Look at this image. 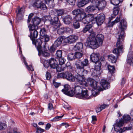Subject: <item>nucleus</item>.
<instances>
[{
  "label": "nucleus",
  "mask_w": 133,
  "mask_h": 133,
  "mask_svg": "<svg viewBox=\"0 0 133 133\" xmlns=\"http://www.w3.org/2000/svg\"><path fill=\"white\" fill-rule=\"evenodd\" d=\"M43 38L44 39V41L45 42H47L49 41V40L50 38L48 35H45L44 36H43Z\"/></svg>",
  "instance_id": "63"
},
{
  "label": "nucleus",
  "mask_w": 133,
  "mask_h": 133,
  "mask_svg": "<svg viewBox=\"0 0 133 133\" xmlns=\"http://www.w3.org/2000/svg\"><path fill=\"white\" fill-rule=\"evenodd\" d=\"M6 127V125L5 123H0V130H4Z\"/></svg>",
  "instance_id": "51"
},
{
  "label": "nucleus",
  "mask_w": 133,
  "mask_h": 133,
  "mask_svg": "<svg viewBox=\"0 0 133 133\" xmlns=\"http://www.w3.org/2000/svg\"><path fill=\"white\" fill-rule=\"evenodd\" d=\"M59 58V62L60 64L62 65L65 62L66 60L64 58L61 57Z\"/></svg>",
  "instance_id": "50"
},
{
  "label": "nucleus",
  "mask_w": 133,
  "mask_h": 133,
  "mask_svg": "<svg viewBox=\"0 0 133 133\" xmlns=\"http://www.w3.org/2000/svg\"><path fill=\"white\" fill-rule=\"evenodd\" d=\"M108 69L109 72L111 74H113L114 73L115 69L114 66L109 65L108 66Z\"/></svg>",
  "instance_id": "39"
},
{
  "label": "nucleus",
  "mask_w": 133,
  "mask_h": 133,
  "mask_svg": "<svg viewBox=\"0 0 133 133\" xmlns=\"http://www.w3.org/2000/svg\"><path fill=\"white\" fill-rule=\"evenodd\" d=\"M70 86L68 85H65L64 86V89L62 90V91L64 94L66 95L70 90Z\"/></svg>",
  "instance_id": "31"
},
{
  "label": "nucleus",
  "mask_w": 133,
  "mask_h": 133,
  "mask_svg": "<svg viewBox=\"0 0 133 133\" xmlns=\"http://www.w3.org/2000/svg\"><path fill=\"white\" fill-rule=\"evenodd\" d=\"M83 90L81 86L78 85V84H75L74 90L76 95V97L77 95L81 94Z\"/></svg>",
  "instance_id": "18"
},
{
  "label": "nucleus",
  "mask_w": 133,
  "mask_h": 133,
  "mask_svg": "<svg viewBox=\"0 0 133 133\" xmlns=\"http://www.w3.org/2000/svg\"><path fill=\"white\" fill-rule=\"evenodd\" d=\"M40 33L41 38H43V36H44L46 34V31L44 28L41 29L40 31Z\"/></svg>",
  "instance_id": "36"
},
{
  "label": "nucleus",
  "mask_w": 133,
  "mask_h": 133,
  "mask_svg": "<svg viewBox=\"0 0 133 133\" xmlns=\"http://www.w3.org/2000/svg\"><path fill=\"white\" fill-rule=\"evenodd\" d=\"M87 83L90 85L91 87L95 89L98 90L99 91H103L101 87L97 86V83L92 78H88L87 79Z\"/></svg>",
  "instance_id": "10"
},
{
  "label": "nucleus",
  "mask_w": 133,
  "mask_h": 133,
  "mask_svg": "<svg viewBox=\"0 0 133 133\" xmlns=\"http://www.w3.org/2000/svg\"><path fill=\"white\" fill-rule=\"evenodd\" d=\"M119 11V8L118 7V6L117 7L116 6V7H114V8L113 10V14L111 16H113L114 15V16H116L117 15ZM114 16V17H115Z\"/></svg>",
  "instance_id": "38"
},
{
  "label": "nucleus",
  "mask_w": 133,
  "mask_h": 133,
  "mask_svg": "<svg viewBox=\"0 0 133 133\" xmlns=\"http://www.w3.org/2000/svg\"><path fill=\"white\" fill-rule=\"evenodd\" d=\"M127 23L126 21L124 19L121 20L119 28L120 29L116 35V37L117 40L116 43V48L113 51L114 53L116 54L117 57L119 54L122 52L124 46L122 42L124 40L125 36L124 30L126 29Z\"/></svg>",
  "instance_id": "1"
},
{
  "label": "nucleus",
  "mask_w": 133,
  "mask_h": 133,
  "mask_svg": "<svg viewBox=\"0 0 133 133\" xmlns=\"http://www.w3.org/2000/svg\"><path fill=\"white\" fill-rule=\"evenodd\" d=\"M62 51L61 50H57L56 53V57L58 58L62 57Z\"/></svg>",
  "instance_id": "44"
},
{
  "label": "nucleus",
  "mask_w": 133,
  "mask_h": 133,
  "mask_svg": "<svg viewBox=\"0 0 133 133\" xmlns=\"http://www.w3.org/2000/svg\"><path fill=\"white\" fill-rule=\"evenodd\" d=\"M85 16L87 17L89 23H91V24L95 23V17H94V15L93 14H89L87 15L85 14Z\"/></svg>",
  "instance_id": "23"
},
{
  "label": "nucleus",
  "mask_w": 133,
  "mask_h": 133,
  "mask_svg": "<svg viewBox=\"0 0 133 133\" xmlns=\"http://www.w3.org/2000/svg\"><path fill=\"white\" fill-rule=\"evenodd\" d=\"M63 20L65 24L69 25L72 22V17L71 16L68 15L63 18Z\"/></svg>",
  "instance_id": "20"
},
{
  "label": "nucleus",
  "mask_w": 133,
  "mask_h": 133,
  "mask_svg": "<svg viewBox=\"0 0 133 133\" xmlns=\"http://www.w3.org/2000/svg\"><path fill=\"white\" fill-rule=\"evenodd\" d=\"M63 115L61 116H57L55 117L51 121L52 122H56L60 120L63 117Z\"/></svg>",
  "instance_id": "46"
},
{
  "label": "nucleus",
  "mask_w": 133,
  "mask_h": 133,
  "mask_svg": "<svg viewBox=\"0 0 133 133\" xmlns=\"http://www.w3.org/2000/svg\"><path fill=\"white\" fill-rule=\"evenodd\" d=\"M38 32L37 30L32 31L30 32V37L32 41L35 39L37 37Z\"/></svg>",
  "instance_id": "24"
},
{
  "label": "nucleus",
  "mask_w": 133,
  "mask_h": 133,
  "mask_svg": "<svg viewBox=\"0 0 133 133\" xmlns=\"http://www.w3.org/2000/svg\"><path fill=\"white\" fill-rule=\"evenodd\" d=\"M102 87L104 89H106L110 88V85L109 84L108 82Z\"/></svg>",
  "instance_id": "59"
},
{
  "label": "nucleus",
  "mask_w": 133,
  "mask_h": 133,
  "mask_svg": "<svg viewBox=\"0 0 133 133\" xmlns=\"http://www.w3.org/2000/svg\"><path fill=\"white\" fill-rule=\"evenodd\" d=\"M38 52L41 53V55L45 57H48L50 55L49 53L45 51H43L42 50V49H41V51H38Z\"/></svg>",
  "instance_id": "41"
},
{
  "label": "nucleus",
  "mask_w": 133,
  "mask_h": 133,
  "mask_svg": "<svg viewBox=\"0 0 133 133\" xmlns=\"http://www.w3.org/2000/svg\"><path fill=\"white\" fill-rule=\"evenodd\" d=\"M23 62L24 64L25 65L26 68L29 71L30 70L31 71H34V68H33L32 66L31 65H30L29 66L27 65V63L25 60V58L23 57Z\"/></svg>",
  "instance_id": "34"
},
{
  "label": "nucleus",
  "mask_w": 133,
  "mask_h": 133,
  "mask_svg": "<svg viewBox=\"0 0 133 133\" xmlns=\"http://www.w3.org/2000/svg\"><path fill=\"white\" fill-rule=\"evenodd\" d=\"M120 16L119 17H117L114 21L112 22H111V18H113L114 17L111 16V17H109V20L108 22V26L109 27H112L114 25L119 22L120 19Z\"/></svg>",
  "instance_id": "17"
},
{
  "label": "nucleus",
  "mask_w": 133,
  "mask_h": 133,
  "mask_svg": "<svg viewBox=\"0 0 133 133\" xmlns=\"http://www.w3.org/2000/svg\"><path fill=\"white\" fill-rule=\"evenodd\" d=\"M70 62H68L66 64V68L69 71H71L72 69V67L70 66Z\"/></svg>",
  "instance_id": "58"
},
{
  "label": "nucleus",
  "mask_w": 133,
  "mask_h": 133,
  "mask_svg": "<svg viewBox=\"0 0 133 133\" xmlns=\"http://www.w3.org/2000/svg\"><path fill=\"white\" fill-rule=\"evenodd\" d=\"M53 85L56 88H58L61 85V83H57L53 81Z\"/></svg>",
  "instance_id": "61"
},
{
  "label": "nucleus",
  "mask_w": 133,
  "mask_h": 133,
  "mask_svg": "<svg viewBox=\"0 0 133 133\" xmlns=\"http://www.w3.org/2000/svg\"><path fill=\"white\" fill-rule=\"evenodd\" d=\"M99 0H88V3L90 2L95 6L96 5V4H97V3L99 2Z\"/></svg>",
  "instance_id": "55"
},
{
  "label": "nucleus",
  "mask_w": 133,
  "mask_h": 133,
  "mask_svg": "<svg viewBox=\"0 0 133 133\" xmlns=\"http://www.w3.org/2000/svg\"><path fill=\"white\" fill-rule=\"evenodd\" d=\"M85 13H83L82 12L78 15L75 17V19L77 21H81L83 18H84L85 16Z\"/></svg>",
  "instance_id": "26"
},
{
  "label": "nucleus",
  "mask_w": 133,
  "mask_h": 133,
  "mask_svg": "<svg viewBox=\"0 0 133 133\" xmlns=\"http://www.w3.org/2000/svg\"><path fill=\"white\" fill-rule=\"evenodd\" d=\"M61 65L58 64L56 66V68H55L56 69L57 71L58 72H60L61 71H64L66 69L65 67H63Z\"/></svg>",
  "instance_id": "32"
},
{
  "label": "nucleus",
  "mask_w": 133,
  "mask_h": 133,
  "mask_svg": "<svg viewBox=\"0 0 133 133\" xmlns=\"http://www.w3.org/2000/svg\"><path fill=\"white\" fill-rule=\"evenodd\" d=\"M28 27L30 32L32 31L37 30L38 29V26L34 24L32 25L30 24L29 25Z\"/></svg>",
  "instance_id": "33"
},
{
  "label": "nucleus",
  "mask_w": 133,
  "mask_h": 133,
  "mask_svg": "<svg viewBox=\"0 0 133 133\" xmlns=\"http://www.w3.org/2000/svg\"><path fill=\"white\" fill-rule=\"evenodd\" d=\"M74 49L75 50H79L82 51L83 49V44L81 42L77 43L74 47Z\"/></svg>",
  "instance_id": "25"
},
{
  "label": "nucleus",
  "mask_w": 133,
  "mask_h": 133,
  "mask_svg": "<svg viewBox=\"0 0 133 133\" xmlns=\"http://www.w3.org/2000/svg\"><path fill=\"white\" fill-rule=\"evenodd\" d=\"M41 21L40 18L37 17H35L32 19V23L34 25L37 26L40 23Z\"/></svg>",
  "instance_id": "27"
},
{
  "label": "nucleus",
  "mask_w": 133,
  "mask_h": 133,
  "mask_svg": "<svg viewBox=\"0 0 133 133\" xmlns=\"http://www.w3.org/2000/svg\"><path fill=\"white\" fill-rule=\"evenodd\" d=\"M57 47H56L55 46H54V45L53 44L50 46V49H49L50 52L52 53L54 52L56 50Z\"/></svg>",
  "instance_id": "45"
},
{
  "label": "nucleus",
  "mask_w": 133,
  "mask_h": 133,
  "mask_svg": "<svg viewBox=\"0 0 133 133\" xmlns=\"http://www.w3.org/2000/svg\"><path fill=\"white\" fill-rule=\"evenodd\" d=\"M127 63L130 65H133V58H127Z\"/></svg>",
  "instance_id": "56"
},
{
  "label": "nucleus",
  "mask_w": 133,
  "mask_h": 133,
  "mask_svg": "<svg viewBox=\"0 0 133 133\" xmlns=\"http://www.w3.org/2000/svg\"><path fill=\"white\" fill-rule=\"evenodd\" d=\"M56 14L58 16H60L64 14V10H63L59 9V10H56Z\"/></svg>",
  "instance_id": "48"
},
{
  "label": "nucleus",
  "mask_w": 133,
  "mask_h": 133,
  "mask_svg": "<svg viewBox=\"0 0 133 133\" xmlns=\"http://www.w3.org/2000/svg\"><path fill=\"white\" fill-rule=\"evenodd\" d=\"M94 5L89 6L86 8L85 9V11L88 12H90L93 11L95 10V6Z\"/></svg>",
  "instance_id": "29"
},
{
  "label": "nucleus",
  "mask_w": 133,
  "mask_h": 133,
  "mask_svg": "<svg viewBox=\"0 0 133 133\" xmlns=\"http://www.w3.org/2000/svg\"><path fill=\"white\" fill-rule=\"evenodd\" d=\"M63 36H60L58 37L57 39L55 41L54 45L56 47H58L61 44L64 38Z\"/></svg>",
  "instance_id": "22"
},
{
  "label": "nucleus",
  "mask_w": 133,
  "mask_h": 133,
  "mask_svg": "<svg viewBox=\"0 0 133 133\" xmlns=\"http://www.w3.org/2000/svg\"><path fill=\"white\" fill-rule=\"evenodd\" d=\"M104 39V36L102 34H98L95 38L93 44L92 49H96L102 45Z\"/></svg>",
  "instance_id": "5"
},
{
  "label": "nucleus",
  "mask_w": 133,
  "mask_h": 133,
  "mask_svg": "<svg viewBox=\"0 0 133 133\" xmlns=\"http://www.w3.org/2000/svg\"><path fill=\"white\" fill-rule=\"evenodd\" d=\"M75 94V93L74 91L73 90H70L66 95L72 96Z\"/></svg>",
  "instance_id": "53"
},
{
  "label": "nucleus",
  "mask_w": 133,
  "mask_h": 133,
  "mask_svg": "<svg viewBox=\"0 0 133 133\" xmlns=\"http://www.w3.org/2000/svg\"><path fill=\"white\" fill-rule=\"evenodd\" d=\"M92 25L91 24L87 25L83 30V32L84 33H85L87 31H88L91 28Z\"/></svg>",
  "instance_id": "37"
},
{
  "label": "nucleus",
  "mask_w": 133,
  "mask_h": 133,
  "mask_svg": "<svg viewBox=\"0 0 133 133\" xmlns=\"http://www.w3.org/2000/svg\"><path fill=\"white\" fill-rule=\"evenodd\" d=\"M73 26L74 28L75 29H78L80 27V24L79 22L77 21L73 23Z\"/></svg>",
  "instance_id": "47"
},
{
  "label": "nucleus",
  "mask_w": 133,
  "mask_h": 133,
  "mask_svg": "<svg viewBox=\"0 0 133 133\" xmlns=\"http://www.w3.org/2000/svg\"><path fill=\"white\" fill-rule=\"evenodd\" d=\"M77 97L80 99H87L90 98L91 95H89L88 90H83L80 94L77 96Z\"/></svg>",
  "instance_id": "11"
},
{
  "label": "nucleus",
  "mask_w": 133,
  "mask_h": 133,
  "mask_svg": "<svg viewBox=\"0 0 133 133\" xmlns=\"http://www.w3.org/2000/svg\"><path fill=\"white\" fill-rule=\"evenodd\" d=\"M78 39V37L76 36L70 35L64 38V42L65 43H72L76 42Z\"/></svg>",
  "instance_id": "13"
},
{
  "label": "nucleus",
  "mask_w": 133,
  "mask_h": 133,
  "mask_svg": "<svg viewBox=\"0 0 133 133\" xmlns=\"http://www.w3.org/2000/svg\"><path fill=\"white\" fill-rule=\"evenodd\" d=\"M106 6V2L105 0H99V2L96 6L97 7L99 10H103Z\"/></svg>",
  "instance_id": "16"
},
{
  "label": "nucleus",
  "mask_w": 133,
  "mask_h": 133,
  "mask_svg": "<svg viewBox=\"0 0 133 133\" xmlns=\"http://www.w3.org/2000/svg\"><path fill=\"white\" fill-rule=\"evenodd\" d=\"M99 55L98 53H92L90 56L91 61L94 63H95L99 61Z\"/></svg>",
  "instance_id": "19"
},
{
  "label": "nucleus",
  "mask_w": 133,
  "mask_h": 133,
  "mask_svg": "<svg viewBox=\"0 0 133 133\" xmlns=\"http://www.w3.org/2000/svg\"><path fill=\"white\" fill-rule=\"evenodd\" d=\"M108 59L109 61L112 63H115L116 61V58L114 55L111 54L108 56Z\"/></svg>",
  "instance_id": "30"
},
{
  "label": "nucleus",
  "mask_w": 133,
  "mask_h": 133,
  "mask_svg": "<svg viewBox=\"0 0 133 133\" xmlns=\"http://www.w3.org/2000/svg\"><path fill=\"white\" fill-rule=\"evenodd\" d=\"M82 12L81 10L79 9H76L73 11L71 12L72 14L75 15V17L78 15Z\"/></svg>",
  "instance_id": "35"
},
{
  "label": "nucleus",
  "mask_w": 133,
  "mask_h": 133,
  "mask_svg": "<svg viewBox=\"0 0 133 133\" xmlns=\"http://www.w3.org/2000/svg\"><path fill=\"white\" fill-rule=\"evenodd\" d=\"M81 21L84 24H88L89 23H90L89 22L86 16H85L84 18H83Z\"/></svg>",
  "instance_id": "54"
},
{
  "label": "nucleus",
  "mask_w": 133,
  "mask_h": 133,
  "mask_svg": "<svg viewBox=\"0 0 133 133\" xmlns=\"http://www.w3.org/2000/svg\"><path fill=\"white\" fill-rule=\"evenodd\" d=\"M105 17L104 14H101L98 15L95 17V23H96L98 26L101 25L104 21Z\"/></svg>",
  "instance_id": "12"
},
{
  "label": "nucleus",
  "mask_w": 133,
  "mask_h": 133,
  "mask_svg": "<svg viewBox=\"0 0 133 133\" xmlns=\"http://www.w3.org/2000/svg\"><path fill=\"white\" fill-rule=\"evenodd\" d=\"M44 131V130L39 127H37L36 132L38 133H41Z\"/></svg>",
  "instance_id": "62"
},
{
  "label": "nucleus",
  "mask_w": 133,
  "mask_h": 133,
  "mask_svg": "<svg viewBox=\"0 0 133 133\" xmlns=\"http://www.w3.org/2000/svg\"><path fill=\"white\" fill-rule=\"evenodd\" d=\"M58 64L57 61L54 58H51L48 61H45L44 64V67L47 68L50 66L51 68L55 69Z\"/></svg>",
  "instance_id": "7"
},
{
  "label": "nucleus",
  "mask_w": 133,
  "mask_h": 133,
  "mask_svg": "<svg viewBox=\"0 0 133 133\" xmlns=\"http://www.w3.org/2000/svg\"><path fill=\"white\" fill-rule=\"evenodd\" d=\"M75 59H79L81 58L83 54L79 52H76L75 54Z\"/></svg>",
  "instance_id": "43"
},
{
  "label": "nucleus",
  "mask_w": 133,
  "mask_h": 133,
  "mask_svg": "<svg viewBox=\"0 0 133 133\" xmlns=\"http://www.w3.org/2000/svg\"><path fill=\"white\" fill-rule=\"evenodd\" d=\"M75 65L76 67V72L84 75L88 74V71L85 69L84 68V67L89 65V61L87 59H84L83 61L79 60L76 61L75 62Z\"/></svg>",
  "instance_id": "3"
},
{
  "label": "nucleus",
  "mask_w": 133,
  "mask_h": 133,
  "mask_svg": "<svg viewBox=\"0 0 133 133\" xmlns=\"http://www.w3.org/2000/svg\"><path fill=\"white\" fill-rule=\"evenodd\" d=\"M68 31L69 33L72 32V30L68 27H63L58 29L57 31V33L59 35H62L66 32Z\"/></svg>",
  "instance_id": "14"
},
{
  "label": "nucleus",
  "mask_w": 133,
  "mask_h": 133,
  "mask_svg": "<svg viewBox=\"0 0 133 133\" xmlns=\"http://www.w3.org/2000/svg\"><path fill=\"white\" fill-rule=\"evenodd\" d=\"M133 58V52L131 51H129L127 55V58Z\"/></svg>",
  "instance_id": "52"
},
{
  "label": "nucleus",
  "mask_w": 133,
  "mask_h": 133,
  "mask_svg": "<svg viewBox=\"0 0 133 133\" xmlns=\"http://www.w3.org/2000/svg\"><path fill=\"white\" fill-rule=\"evenodd\" d=\"M65 78L71 81H74L75 80L74 76L70 72H68V71L65 72Z\"/></svg>",
  "instance_id": "21"
},
{
  "label": "nucleus",
  "mask_w": 133,
  "mask_h": 133,
  "mask_svg": "<svg viewBox=\"0 0 133 133\" xmlns=\"http://www.w3.org/2000/svg\"><path fill=\"white\" fill-rule=\"evenodd\" d=\"M96 35L95 32L93 31H92L90 33L89 37L87 39V41L85 44L87 46L92 48L93 44H94V43L95 37Z\"/></svg>",
  "instance_id": "6"
},
{
  "label": "nucleus",
  "mask_w": 133,
  "mask_h": 133,
  "mask_svg": "<svg viewBox=\"0 0 133 133\" xmlns=\"http://www.w3.org/2000/svg\"><path fill=\"white\" fill-rule=\"evenodd\" d=\"M47 19L46 20L49 21L50 24L53 25V27L55 28V30L57 29L58 27H59V25L57 24L59 21V18L58 16L56 15L54 16L52 15L51 16L48 15L47 17Z\"/></svg>",
  "instance_id": "4"
},
{
  "label": "nucleus",
  "mask_w": 133,
  "mask_h": 133,
  "mask_svg": "<svg viewBox=\"0 0 133 133\" xmlns=\"http://www.w3.org/2000/svg\"><path fill=\"white\" fill-rule=\"evenodd\" d=\"M67 2L70 4L74 5L76 0H66Z\"/></svg>",
  "instance_id": "60"
},
{
  "label": "nucleus",
  "mask_w": 133,
  "mask_h": 133,
  "mask_svg": "<svg viewBox=\"0 0 133 133\" xmlns=\"http://www.w3.org/2000/svg\"><path fill=\"white\" fill-rule=\"evenodd\" d=\"M32 6L35 8H39L43 10L46 9V5L42 2L41 0H33Z\"/></svg>",
  "instance_id": "9"
},
{
  "label": "nucleus",
  "mask_w": 133,
  "mask_h": 133,
  "mask_svg": "<svg viewBox=\"0 0 133 133\" xmlns=\"http://www.w3.org/2000/svg\"><path fill=\"white\" fill-rule=\"evenodd\" d=\"M46 79L47 80H49L51 77L50 74L48 72H47L45 75Z\"/></svg>",
  "instance_id": "64"
},
{
  "label": "nucleus",
  "mask_w": 133,
  "mask_h": 133,
  "mask_svg": "<svg viewBox=\"0 0 133 133\" xmlns=\"http://www.w3.org/2000/svg\"><path fill=\"white\" fill-rule=\"evenodd\" d=\"M131 119V118L129 115H124L123 116V119L121 118L119 121L116 123L114 127L115 130L117 132H119V133H122L125 131L132 129V128L131 127H124L123 128H121L123 125L124 123L129 121Z\"/></svg>",
  "instance_id": "2"
},
{
  "label": "nucleus",
  "mask_w": 133,
  "mask_h": 133,
  "mask_svg": "<svg viewBox=\"0 0 133 133\" xmlns=\"http://www.w3.org/2000/svg\"><path fill=\"white\" fill-rule=\"evenodd\" d=\"M32 41L33 44L35 45L38 51H41L42 49L41 46L42 42L41 40L39 39H38L36 40L35 39L33 40Z\"/></svg>",
  "instance_id": "15"
},
{
  "label": "nucleus",
  "mask_w": 133,
  "mask_h": 133,
  "mask_svg": "<svg viewBox=\"0 0 133 133\" xmlns=\"http://www.w3.org/2000/svg\"><path fill=\"white\" fill-rule=\"evenodd\" d=\"M122 0H111L110 2L111 4L116 6L120 2H122Z\"/></svg>",
  "instance_id": "42"
},
{
  "label": "nucleus",
  "mask_w": 133,
  "mask_h": 133,
  "mask_svg": "<svg viewBox=\"0 0 133 133\" xmlns=\"http://www.w3.org/2000/svg\"><path fill=\"white\" fill-rule=\"evenodd\" d=\"M57 77L58 78H65V72L58 74L57 75Z\"/></svg>",
  "instance_id": "49"
},
{
  "label": "nucleus",
  "mask_w": 133,
  "mask_h": 133,
  "mask_svg": "<svg viewBox=\"0 0 133 133\" xmlns=\"http://www.w3.org/2000/svg\"><path fill=\"white\" fill-rule=\"evenodd\" d=\"M76 73L78 75H76L75 78L76 81L78 83L77 84L82 85L83 86H86V83L85 81V78L84 76H86L87 74L84 75V74H80L78 72Z\"/></svg>",
  "instance_id": "8"
},
{
  "label": "nucleus",
  "mask_w": 133,
  "mask_h": 133,
  "mask_svg": "<svg viewBox=\"0 0 133 133\" xmlns=\"http://www.w3.org/2000/svg\"><path fill=\"white\" fill-rule=\"evenodd\" d=\"M88 3V0H82L78 2L77 6L78 7L81 8Z\"/></svg>",
  "instance_id": "28"
},
{
  "label": "nucleus",
  "mask_w": 133,
  "mask_h": 133,
  "mask_svg": "<svg viewBox=\"0 0 133 133\" xmlns=\"http://www.w3.org/2000/svg\"><path fill=\"white\" fill-rule=\"evenodd\" d=\"M49 49V46L48 44L47 43H45L43 47L42 48V50H47Z\"/></svg>",
  "instance_id": "57"
},
{
  "label": "nucleus",
  "mask_w": 133,
  "mask_h": 133,
  "mask_svg": "<svg viewBox=\"0 0 133 133\" xmlns=\"http://www.w3.org/2000/svg\"><path fill=\"white\" fill-rule=\"evenodd\" d=\"M75 54L73 53H69L67 56V58L70 61L73 60L75 59Z\"/></svg>",
  "instance_id": "40"
}]
</instances>
